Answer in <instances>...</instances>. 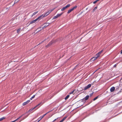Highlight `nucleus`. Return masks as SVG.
<instances>
[{
    "label": "nucleus",
    "mask_w": 122,
    "mask_h": 122,
    "mask_svg": "<svg viewBox=\"0 0 122 122\" xmlns=\"http://www.w3.org/2000/svg\"><path fill=\"white\" fill-rule=\"evenodd\" d=\"M53 10H49L45 14H43L42 15L40 16H41V18H42L46 16L47 15H48Z\"/></svg>",
    "instance_id": "obj_1"
},
{
    "label": "nucleus",
    "mask_w": 122,
    "mask_h": 122,
    "mask_svg": "<svg viewBox=\"0 0 122 122\" xmlns=\"http://www.w3.org/2000/svg\"><path fill=\"white\" fill-rule=\"evenodd\" d=\"M41 19V16H40L38 18L36 19L33 20L32 21H31L30 23V24H31L33 23H35L36 21L39 20H40V19Z\"/></svg>",
    "instance_id": "obj_2"
},
{
    "label": "nucleus",
    "mask_w": 122,
    "mask_h": 122,
    "mask_svg": "<svg viewBox=\"0 0 122 122\" xmlns=\"http://www.w3.org/2000/svg\"><path fill=\"white\" fill-rule=\"evenodd\" d=\"M49 25V23H46L42 25V26L44 25V26H43V27H42V29H44V28H46Z\"/></svg>",
    "instance_id": "obj_3"
},
{
    "label": "nucleus",
    "mask_w": 122,
    "mask_h": 122,
    "mask_svg": "<svg viewBox=\"0 0 122 122\" xmlns=\"http://www.w3.org/2000/svg\"><path fill=\"white\" fill-rule=\"evenodd\" d=\"M63 13H61V14H58L56 15V16H54L53 18V19H55L58 18V17L60 16Z\"/></svg>",
    "instance_id": "obj_4"
},
{
    "label": "nucleus",
    "mask_w": 122,
    "mask_h": 122,
    "mask_svg": "<svg viewBox=\"0 0 122 122\" xmlns=\"http://www.w3.org/2000/svg\"><path fill=\"white\" fill-rule=\"evenodd\" d=\"M91 86V84H89L87 86H85L84 88V90H86L87 89H88L90 88Z\"/></svg>",
    "instance_id": "obj_5"
},
{
    "label": "nucleus",
    "mask_w": 122,
    "mask_h": 122,
    "mask_svg": "<svg viewBox=\"0 0 122 122\" xmlns=\"http://www.w3.org/2000/svg\"><path fill=\"white\" fill-rule=\"evenodd\" d=\"M115 87H111L110 89L111 92H112L114 91L115 90Z\"/></svg>",
    "instance_id": "obj_6"
},
{
    "label": "nucleus",
    "mask_w": 122,
    "mask_h": 122,
    "mask_svg": "<svg viewBox=\"0 0 122 122\" xmlns=\"http://www.w3.org/2000/svg\"><path fill=\"white\" fill-rule=\"evenodd\" d=\"M42 29V27H40L38 28L36 30V31H37V32H38L41 30Z\"/></svg>",
    "instance_id": "obj_7"
},
{
    "label": "nucleus",
    "mask_w": 122,
    "mask_h": 122,
    "mask_svg": "<svg viewBox=\"0 0 122 122\" xmlns=\"http://www.w3.org/2000/svg\"><path fill=\"white\" fill-rule=\"evenodd\" d=\"M30 102V100H28L25 102H24L23 104V106H24L26 105L28 103Z\"/></svg>",
    "instance_id": "obj_8"
},
{
    "label": "nucleus",
    "mask_w": 122,
    "mask_h": 122,
    "mask_svg": "<svg viewBox=\"0 0 122 122\" xmlns=\"http://www.w3.org/2000/svg\"><path fill=\"white\" fill-rule=\"evenodd\" d=\"M89 97V95L87 96L83 99V100H86L88 99Z\"/></svg>",
    "instance_id": "obj_9"
},
{
    "label": "nucleus",
    "mask_w": 122,
    "mask_h": 122,
    "mask_svg": "<svg viewBox=\"0 0 122 122\" xmlns=\"http://www.w3.org/2000/svg\"><path fill=\"white\" fill-rule=\"evenodd\" d=\"M98 58V56L94 57L92 58L91 59V60L92 61H94L95 60H96Z\"/></svg>",
    "instance_id": "obj_10"
},
{
    "label": "nucleus",
    "mask_w": 122,
    "mask_h": 122,
    "mask_svg": "<svg viewBox=\"0 0 122 122\" xmlns=\"http://www.w3.org/2000/svg\"><path fill=\"white\" fill-rule=\"evenodd\" d=\"M103 51V50H102L100 51L96 55L97 56H98V57L99 56L100 54Z\"/></svg>",
    "instance_id": "obj_11"
},
{
    "label": "nucleus",
    "mask_w": 122,
    "mask_h": 122,
    "mask_svg": "<svg viewBox=\"0 0 122 122\" xmlns=\"http://www.w3.org/2000/svg\"><path fill=\"white\" fill-rule=\"evenodd\" d=\"M67 117H65L62 119L59 122H63L66 118Z\"/></svg>",
    "instance_id": "obj_12"
},
{
    "label": "nucleus",
    "mask_w": 122,
    "mask_h": 122,
    "mask_svg": "<svg viewBox=\"0 0 122 122\" xmlns=\"http://www.w3.org/2000/svg\"><path fill=\"white\" fill-rule=\"evenodd\" d=\"M44 115H43L41 117H40L39 119L37 122H39L42 118L44 117Z\"/></svg>",
    "instance_id": "obj_13"
},
{
    "label": "nucleus",
    "mask_w": 122,
    "mask_h": 122,
    "mask_svg": "<svg viewBox=\"0 0 122 122\" xmlns=\"http://www.w3.org/2000/svg\"><path fill=\"white\" fill-rule=\"evenodd\" d=\"M73 10V9H72V8L70 10H69L67 12V13L68 14L69 13H70Z\"/></svg>",
    "instance_id": "obj_14"
},
{
    "label": "nucleus",
    "mask_w": 122,
    "mask_h": 122,
    "mask_svg": "<svg viewBox=\"0 0 122 122\" xmlns=\"http://www.w3.org/2000/svg\"><path fill=\"white\" fill-rule=\"evenodd\" d=\"M38 12V11H37L36 12H35L33 13V14L32 15V17L34 15H35L36 14H37Z\"/></svg>",
    "instance_id": "obj_15"
},
{
    "label": "nucleus",
    "mask_w": 122,
    "mask_h": 122,
    "mask_svg": "<svg viewBox=\"0 0 122 122\" xmlns=\"http://www.w3.org/2000/svg\"><path fill=\"white\" fill-rule=\"evenodd\" d=\"M97 8V7H96L94 8L92 12H93L95 10H96Z\"/></svg>",
    "instance_id": "obj_16"
},
{
    "label": "nucleus",
    "mask_w": 122,
    "mask_h": 122,
    "mask_svg": "<svg viewBox=\"0 0 122 122\" xmlns=\"http://www.w3.org/2000/svg\"><path fill=\"white\" fill-rule=\"evenodd\" d=\"M69 97V95H67L66 96L65 98V100H66Z\"/></svg>",
    "instance_id": "obj_17"
},
{
    "label": "nucleus",
    "mask_w": 122,
    "mask_h": 122,
    "mask_svg": "<svg viewBox=\"0 0 122 122\" xmlns=\"http://www.w3.org/2000/svg\"><path fill=\"white\" fill-rule=\"evenodd\" d=\"M36 107H34V108H32V109H30V110H29V111H28V112H30L31 111H32V110H33V109H34Z\"/></svg>",
    "instance_id": "obj_18"
},
{
    "label": "nucleus",
    "mask_w": 122,
    "mask_h": 122,
    "mask_svg": "<svg viewBox=\"0 0 122 122\" xmlns=\"http://www.w3.org/2000/svg\"><path fill=\"white\" fill-rule=\"evenodd\" d=\"M70 4H68L66 6H65V7L66 8H67L70 7Z\"/></svg>",
    "instance_id": "obj_19"
},
{
    "label": "nucleus",
    "mask_w": 122,
    "mask_h": 122,
    "mask_svg": "<svg viewBox=\"0 0 122 122\" xmlns=\"http://www.w3.org/2000/svg\"><path fill=\"white\" fill-rule=\"evenodd\" d=\"M66 9V8H65V7H64L61 9V10L62 11H63L64 10H65V9Z\"/></svg>",
    "instance_id": "obj_20"
},
{
    "label": "nucleus",
    "mask_w": 122,
    "mask_h": 122,
    "mask_svg": "<svg viewBox=\"0 0 122 122\" xmlns=\"http://www.w3.org/2000/svg\"><path fill=\"white\" fill-rule=\"evenodd\" d=\"M35 97V95H34L31 98H30V100H31L33 98H34Z\"/></svg>",
    "instance_id": "obj_21"
},
{
    "label": "nucleus",
    "mask_w": 122,
    "mask_h": 122,
    "mask_svg": "<svg viewBox=\"0 0 122 122\" xmlns=\"http://www.w3.org/2000/svg\"><path fill=\"white\" fill-rule=\"evenodd\" d=\"M20 0H15L14 2V4L18 2Z\"/></svg>",
    "instance_id": "obj_22"
},
{
    "label": "nucleus",
    "mask_w": 122,
    "mask_h": 122,
    "mask_svg": "<svg viewBox=\"0 0 122 122\" xmlns=\"http://www.w3.org/2000/svg\"><path fill=\"white\" fill-rule=\"evenodd\" d=\"M42 103V102H40L39 104H38L37 105H36V106L35 107L36 108V107H38V106H39V105H40Z\"/></svg>",
    "instance_id": "obj_23"
},
{
    "label": "nucleus",
    "mask_w": 122,
    "mask_h": 122,
    "mask_svg": "<svg viewBox=\"0 0 122 122\" xmlns=\"http://www.w3.org/2000/svg\"><path fill=\"white\" fill-rule=\"evenodd\" d=\"M5 118L4 117H2V118H0V121H2Z\"/></svg>",
    "instance_id": "obj_24"
},
{
    "label": "nucleus",
    "mask_w": 122,
    "mask_h": 122,
    "mask_svg": "<svg viewBox=\"0 0 122 122\" xmlns=\"http://www.w3.org/2000/svg\"><path fill=\"white\" fill-rule=\"evenodd\" d=\"M77 7V6H76L74 7L73 8H72V9L73 10L75 9Z\"/></svg>",
    "instance_id": "obj_25"
},
{
    "label": "nucleus",
    "mask_w": 122,
    "mask_h": 122,
    "mask_svg": "<svg viewBox=\"0 0 122 122\" xmlns=\"http://www.w3.org/2000/svg\"><path fill=\"white\" fill-rule=\"evenodd\" d=\"M20 29H18L17 30V32L18 33H19V32L20 31Z\"/></svg>",
    "instance_id": "obj_26"
},
{
    "label": "nucleus",
    "mask_w": 122,
    "mask_h": 122,
    "mask_svg": "<svg viewBox=\"0 0 122 122\" xmlns=\"http://www.w3.org/2000/svg\"><path fill=\"white\" fill-rule=\"evenodd\" d=\"M98 96H97L96 97H95V98H94L93 99V101H95V100H96L98 98Z\"/></svg>",
    "instance_id": "obj_27"
},
{
    "label": "nucleus",
    "mask_w": 122,
    "mask_h": 122,
    "mask_svg": "<svg viewBox=\"0 0 122 122\" xmlns=\"http://www.w3.org/2000/svg\"><path fill=\"white\" fill-rule=\"evenodd\" d=\"M93 92L91 93H90V96H91L93 94Z\"/></svg>",
    "instance_id": "obj_28"
},
{
    "label": "nucleus",
    "mask_w": 122,
    "mask_h": 122,
    "mask_svg": "<svg viewBox=\"0 0 122 122\" xmlns=\"http://www.w3.org/2000/svg\"><path fill=\"white\" fill-rule=\"evenodd\" d=\"M97 0H96L95 1H94L93 2V3L94 4H95L97 2Z\"/></svg>",
    "instance_id": "obj_29"
},
{
    "label": "nucleus",
    "mask_w": 122,
    "mask_h": 122,
    "mask_svg": "<svg viewBox=\"0 0 122 122\" xmlns=\"http://www.w3.org/2000/svg\"><path fill=\"white\" fill-rule=\"evenodd\" d=\"M74 91V90H73V91H72L71 92V93H70V94H73V93Z\"/></svg>",
    "instance_id": "obj_30"
},
{
    "label": "nucleus",
    "mask_w": 122,
    "mask_h": 122,
    "mask_svg": "<svg viewBox=\"0 0 122 122\" xmlns=\"http://www.w3.org/2000/svg\"><path fill=\"white\" fill-rule=\"evenodd\" d=\"M58 118H57V119H55L53 121V122H54L55 121H56L57 119Z\"/></svg>",
    "instance_id": "obj_31"
},
{
    "label": "nucleus",
    "mask_w": 122,
    "mask_h": 122,
    "mask_svg": "<svg viewBox=\"0 0 122 122\" xmlns=\"http://www.w3.org/2000/svg\"><path fill=\"white\" fill-rule=\"evenodd\" d=\"M120 54H122V49L121 51Z\"/></svg>",
    "instance_id": "obj_32"
},
{
    "label": "nucleus",
    "mask_w": 122,
    "mask_h": 122,
    "mask_svg": "<svg viewBox=\"0 0 122 122\" xmlns=\"http://www.w3.org/2000/svg\"><path fill=\"white\" fill-rule=\"evenodd\" d=\"M116 64L114 66V67H116Z\"/></svg>",
    "instance_id": "obj_33"
},
{
    "label": "nucleus",
    "mask_w": 122,
    "mask_h": 122,
    "mask_svg": "<svg viewBox=\"0 0 122 122\" xmlns=\"http://www.w3.org/2000/svg\"><path fill=\"white\" fill-rule=\"evenodd\" d=\"M47 113H48V112H47V113H46L45 114H44V115H44V116H45L46 115V114H47Z\"/></svg>",
    "instance_id": "obj_34"
},
{
    "label": "nucleus",
    "mask_w": 122,
    "mask_h": 122,
    "mask_svg": "<svg viewBox=\"0 0 122 122\" xmlns=\"http://www.w3.org/2000/svg\"><path fill=\"white\" fill-rule=\"evenodd\" d=\"M44 41H42L41 43H40V44H41V43H42V42H43Z\"/></svg>",
    "instance_id": "obj_35"
},
{
    "label": "nucleus",
    "mask_w": 122,
    "mask_h": 122,
    "mask_svg": "<svg viewBox=\"0 0 122 122\" xmlns=\"http://www.w3.org/2000/svg\"><path fill=\"white\" fill-rule=\"evenodd\" d=\"M97 0V1H99V0Z\"/></svg>",
    "instance_id": "obj_36"
},
{
    "label": "nucleus",
    "mask_w": 122,
    "mask_h": 122,
    "mask_svg": "<svg viewBox=\"0 0 122 122\" xmlns=\"http://www.w3.org/2000/svg\"><path fill=\"white\" fill-rule=\"evenodd\" d=\"M87 8H86V10H87Z\"/></svg>",
    "instance_id": "obj_37"
},
{
    "label": "nucleus",
    "mask_w": 122,
    "mask_h": 122,
    "mask_svg": "<svg viewBox=\"0 0 122 122\" xmlns=\"http://www.w3.org/2000/svg\"><path fill=\"white\" fill-rule=\"evenodd\" d=\"M14 4H15L14 3V4L13 5H14Z\"/></svg>",
    "instance_id": "obj_38"
}]
</instances>
